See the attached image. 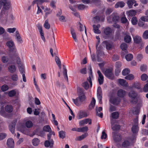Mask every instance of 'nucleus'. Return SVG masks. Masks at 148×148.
Wrapping results in <instances>:
<instances>
[{
	"instance_id": "54",
	"label": "nucleus",
	"mask_w": 148,
	"mask_h": 148,
	"mask_svg": "<svg viewBox=\"0 0 148 148\" xmlns=\"http://www.w3.org/2000/svg\"><path fill=\"white\" fill-rule=\"evenodd\" d=\"M133 58V56L131 54H129L125 56V58L128 61H130Z\"/></svg>"
},
{
	"instance_id": "46",
	"label": "nucleus",
	"mask_w": 148,
	"mask_h": 148,
	"mask_svg": "<svg viewBox=\"0 0 148 148\" xmlns=\"http://www.w3.org/2000/svg\"><path fill=\"white\" fill-rule=\"evenodd\" d=\"M6 45L8 47L10 48L13 47L14 45V43L12 41H9L7 42L6 43Z\"/></svg>"
},
{
	"instance_id": "13",
	"label": "nucleus",
	"mask_w": 148,
	"mask_h": 148,
	"mask_svg": "<svg viewBox=\"0 0 148 148\" xmlns=\"http://www.w3.org/2000/svg\"><path fill=\"white\" fill-rule=\"evenodd\" d=\"M39 31L40 34L41 38L44 42H45V39L44 36V32L42 30V27L40 25H38L37 26Z\"/></svg>"
},
{
	"instance_id": "17",
	"label": "nucleus",
	"mask_w": 148,
	"mask_h": 148,
	"mask_svg": "<svg viewBox=\"0 0 148 148\" xmlns=\"http://www.w3.org/2000/svg\"><path fill=\"white\" fill-rule=\"evenodd\" d=\"M15 37L18 42L19 44H22L23 42L21 36L18 31H16L15 32Z\"/></svg>"
},
{
	"instance_id": "16",
	"label": "nucleus",
	"mask_w": 148,
	"mask_h": 148,
	"mask_svg": "<svg viewBox=\"0 0 148 148\" xmlns=\"http://www.w3.org/2000/svg\"><path fill=\"white\" fill-rule=\"evenodd\" d=\"M7 145L9 148H13L14 143L13 139L11 138L8 139L7 141Z\"/></svg>"
},
{
	"instance_id": "47",
	"label": "nucleus",
	"mask_w": 148,
	"mask_h": 148,
	"mask_svg": "<svg viewBox=\"0 0 148 148\" xmlns=\"http://www.w3.org/2000/svg\"><path fill=\"white\" fill-rule=\"evenodd\" d=\"M120 48L122 50H125L127 48V45L125 43H123L120 45Z\"/></svg>"
},
{
	"instance_id": "2",
	"label": "nucleus",
	"mask_w": 148,
	"mask_h": 148,
	"mask_svg": "<svg viewBox=\"0 0 148 148\" xmlns=\"http://www.w3.org/2000/svg\"><path fill=\"white\" fill-rule=\"evenodd\" d=\"M10 51L12 53V57L13 58H16V63L18 65L22 64L21 62L20 59L18 56V54L16 48H14L12 49H10Z\"/></svg>"
},
{
	"instance_id": "35",
	"label": "nucleus",
	"mask_w": 148,
	"mask_h": 148,
	"mask_svg": "<svg viewBox=\"0 0 148 148\" xmlns=\"http://www.w3.org/2000/svg\"><path fill=\"white\" fill-rule=\"evenodd\" d=\"M71 33L72 37L74 39V41L76 42H77V40L76 38V34L74 29L73 28L71 29Z\"/></svg>"
},
{
	"instance_id": "22",
	"label": "nucleus",
	"mask_w": 148,
	"mask_h": 148,
	"mask_svg": "<svg viewBox=\"0 0 148 148\" xmlns=\"http://www.w3.org/2000/svg\"><path fill=\"white\" fill-rule=\"evenodd\" d=\"M8 70L11 73H13L16 71V67L15 65H11L8 67Z\"/></svg>"
},
{
	"instance_id": "52",
	"label": "nucleus",
	"mask_w": 148,
	"mask_h": 148,
	"mask_svg": "<svg viewBox=\"0 0 148 148\" xmlns=\"http://www.w3.org/2000/svg\"><path fill=\"white\" fill-rule=\"evenodd\" d=\"M134 78V76L132 74H130L126 76L125 78L126 79L129 80H132Z\"/></svg>"
},
{
	"instance_id": "4",
	"label": "nucleus",
	"mask_w": 148,
	"mask_h": 148,
	"mask_svg": "<svg viewBox=\"0 0 148 148\" xmlns=\"http://www.w3.org/2000/svg\"><path fill=\"white\" fill-rule=\"evenodd\" d=\"M129 96L132 98L131 102L133 103H136L137 102V93L133 91H131L129 93Z\"/></svg>"
},
{
	"instance_id": "30",
	"label": "nucleus",
	"mask_w": 148,
	"mask_h": 148,
	"mask_svg": "<svg viewBox=\"0 0 148 148\" xmlns=\"http://www.w3.org/2000/svg\"><path fill=\"white\" fill-rule=\"evenodd\" d=\"M5 109L7 112L10 113L12 111L13 108L12 106L11 105H7L5 106Z\"/></svg>"
},
{
	"instance_id": "27",
	"label": "nucleus",
	"mask_w": 148,
	"mask_h": 148,
	"mask_svg": "<svg viewBox=\"0 0 148 148\" xmlns=\"http://www.w3.org/2000/svg\"><path fill=\"white\" fill-rule=\"evenodd\" d=\"M125 35L124 38V41L127 43H130L131 41V38L130 36L128 34H126Z\"/></svg>"
},
{
	"instance_id": "45",
	"label": "nucleus",
	"mask_w": 148,
	"mask_h": 148,
	"mask_svg": "<svg viewBox=\"0 0 148 148\" xmlns=\"http://www.w3.org/2000/svg\"><path fill=\"white\" fill-rule=\"evenodd\" d=\"M59 134L60 137L62 139H63L65 137V132L63 131H60Z\"/></svg>"
},
{
	"instance_id": "20",
	"label": "nucleus",
	"mask_w": 148,
	"mask_h": 148,
	"mask_svg": "<svg viewBox=\"0 0 148 148\" xmlns=\"http://www.w3.org/2000/svg\"><path fill=\"white\" fill-rule=\"evenodd\" d=\"M100 27V25L99 24H97V25H93V28L94 32L96 34H100L101 32L99 29Z\"/></svg>"
},
{
	"instance_id": "9",
	"label": "nucleus",
	"mask_w": 148,
	"mask_h": 148,
	"mask_svg": "<svg viewBox=\"0 0 148 148\" xmlns=\"http://www.w3.org/2000/svg\"><path fill=\"white\" fill-rule=\"evenodd\" d=\"M88 123L89 125H91L92 124V120L90 119H86L80 121L79 122V125L82 126L85 124Z\"/></svg>"
},
{
	"instance_id": "26",
	"label": "nucleus",
	"mask_w": 148,
	"mask_h": 148,
	"mask_svg": "<svg viewBox=\"0 0 148 148\" xmlns=\"http://www.w3.org/2000/svg\"><path fill=\"white\" fill-rule=\"evenodd\" d=\"M134 42L137 44L140 43L142 41L141 37L138 36H136L133 37Z\"/></svg>"
},
{
	"instance_id": "19",
	"label": "nucleus",
	"mask_w": 148,
	"mask_h": 148,
	"mask_svg": "<svg viewBox=\"0 0 148 148\" xmlns=\"http://www.w3.org/2000/svg\"><path fill=\"white\" fill-rule=\"evenodd\" d=\"M79 30L81 32L83 31L84 28L85 29V32L84 34H82L83 38V39H84V38H86L87 36L86 27L85 26H84L80 22H79Z\"/></svg>"
},
{
	"instance_id": "25",
	"label": "nucleus",
	"mask_w": 148,
	"mask_h": 148,
	"mask_svg": "<svg viewBox=\"0 0 148 148\" xmlns=\"http://www.w3.org/2000/svg\"><path fill=\"white\" fill-rule=\"evenodd\" d=\"M119 83L122 86L124 87H127L128 86V83L124 79H120L119 80Z\"/></svg>"
},
{
	"instance_id": "38",
	"label": "nucleus",
	"mask_w": 148,
	"mask_h": 148,
	"mask_svg": "<svg viewBox=\"0 0 148 148\" xmlns=\"http://www.w3.org/2000/svg\"><path fill=\"white\" fill-rule=\"evenodd\" d=\"M43 130L45 132H51V130L50 126L49 125H46L44 126L43 128Z\"/></svg>"
},
{
	"instance_id": "53",
	"label": "nucleus",
	"mask_w": 148,
	"mask_h": 148,
	"mask_svg": "<svg viewBox=\"0 0 148 148\" xmlns=\"http://www.w3.org/2000/svg\"><path fill=\"white\" fill-rule=\"evenodd\" d=\"M142 36L144 39H147L148 38V30H146L143 32Z\"/></svg>"
},
{
	"instance_id": "57",
	"label": "nucleus",
	"mask_w": 148,
	"mask_h": 148,
	"mask_svg": "<svg viewBox=\"0 0 148 148\" xmlns=\"http://www.w3.org/2000/svg\"><path fill=\"white\" fill-rule=\"evenodd\" d=\"M16 94V91L14 90H12L10 91L8 93V95L9 97H12L14 96Z\"/></svg>"
},
{
	"instance_id": "3",
	"label": "nucleus",
	"mask_w": 148,
	"mask_h": 148,
	"mask_svg": "<svg viewBox=\"0 0 148 148\" xmlns=\"http://www.w3.org/2000/svg\"><path fill=\"white\" fill-rule=\"evenodd\" d=\"M8 12L2 9L0 14V21L2 22H7L8 20Z\"/></svg>"
},
{
	"instance_id": "6",
	"label": "nucleus",
	"mask_w": 148,
	"mask_h": 148,
	"mask_svg": "<svg viewBox=\"0 0 148 148\" xmlns=\"http://www.w3.org/2000/svg\"><path fill=\"white\" fill-rule=\"evenodd\" d=\"M89 115V112L84 110H80L78 113V119H80L87 117Z\"/></svg>"
},
{
	"instance_id": "11",
	"label": "nucleus",
	"mask_w": 148,
	"mask_h": 148,
	"mask_svg": "<svg viewBox=\"0 0 148 148\" xmlns=\"http://www.w3.org/2000/svg\"><path fill=\"white\" fill-rule=\"evenodd\" d=\"M17 121L16 119H14L9 126V130L13 134L14 132L15 126Z\"/></svg>"
},
{
	"instance_id": "60",
	"label": "nucleus",
	"mask_w": 148,
	"mask_h": 148,
	"mask_svg": "<svg viewBox=\"0 0 148 148\" xmlns=\"http://www.w3.org/2000/svg\"><path fill=\"white\" fill-rule=\"evenodd\" d=\"M16 30V28H9L7 29V31L10 33H13Z\"/></svg>"
},
{
	"instance_id": "55",
	"label": "nucleus",
	"mask_w": 148,
	"mask_h": 148,
	"mask_svg": "<svg viewBox=\"0 0 148 148\" xmlns=\"http://www.w3.org/2000/svg\"><path fill=\"white\" fill-rule=\"evenodd\" d=\"M33 124L32 122L30 121H28L26 123V126L27 128H30L32 127Z\"/></svg>"
},
{
	"instance_id": "44",
	"label": "nucleus",
	"mask_w": 148,
	"mask_h": 148,
	"mask_svg": "<svg viewBox=\"0 0 148 148\" xmlns=\"http://www.w3.org/2000/svg\"><path fill=\"white\" fill-rule=\"evenodd\" d=\"M130 72V71L129 69L126 68L124 69L122 72V75L124 76H125L127 75Z\"/></svg>"
},
{
	"instance_id": "40",
	"label": "nucleus",
	"mask_w": 148,
	"mask_h": 148,
	"mask_svg": "<svg viewBox=\"0 0 148 148\" xmlns=\"http://www.w3.org/2000/svg\"><path fill=\"white\" fill-rule=\"evenodd\" d=\"M32 143L34 145L37 146L39 144L40 141L38 138H34L32 140Z\"/></svg>"
},
{
	"instance_id": "18",
	"label": "nucleus",
	"mask_w": 148,
	"mask_h": 148,
	"mask_svg": "<svg viewBox=\"0 0 148 148\" xmlns=\"http://www.w3.org/2000/svg\"><path fill=\"white\" fill-rule=\"evenodd\" d=\"M54 144L53 141L52 139H51L50 140H47L45 141L44 145L46 147H53Z\"/></svg>"
},
{
	"instance_id": "61",
	"label": "nucleus",
	"mask_w": 148,
	"mask_h": 148,
	"mask_svg": "<svg viewBox=\"0 0 148 148\" xmlns=\"http://www.w3.org/2000/svg\"><path fill=\"white\" fill-rule=\"evenodd\" d=\"M7 136V134L5 133H0V140L4 139Z\"/></svg>"
},
{
	"instance_id": "62",
	"label": "nucleus",
	"mask_w": 148,
	"mask_h": 148,
	"mask_svg": "<svg viewBox=\"0 0 148 148\" xmlns=\"http://www.w3.org/2000/svg\"><path fill=\"white\" fill-rule=\"evenodd\" d=\"M140 19L144 22H148V17L147 16H143L140 17Z\"/></svg>"
},
{
	"instance_id": "8",
	"label": "nucleus",
	"mask_w": 148,
	"mask_h": 148,
	"mask_svg": "<svg viewBox=\"0 0 148 148\" xmlns=\"http://www.w3.org/2000/svg\"><path fill=\"white\" fill-rule=\"evenodd\" d=\"M110 101L113 104L117 105L119 104L120 103V99L118 97H116L113 98L112 96H111L110 97Z\"/></svg>"
},
{
	"instance_id": "12",
	"label": "nucleus",
	"mask_w": 148,
	"mask_h": 148,
	"mask_svg": "<svg viewBox=\"0 0 148 148\" xmlns=\"http://www.w3.org/2000/svg\"><path fill=\"white\" fill-rule=\"evenodd\" d=\"M97 72L98 75V81L99 83V84L101 85L103 83V76L100 71L98 70Z\"/></svg>"
},
{
	"instance_id": "58",
	"label": "nucleus",
	"mask_w": 148,
	"mask_h": 148,
	"mask_svg": "<svg viewBox=\"0 0 148 148\" xmlns=\"http://www.w3.org/2000/svg\"><path fill=\"white\" fill-rule=\"evenodd\" d=\"M86 136V135L85 134H82L81 136L77 137L76 138V140H81L85 138Z\"/></svg>"
},
{
	"instance_id": "32",
	"label": "nucleus",
	"mask_w": 148,
	"mask_h": 148,
	"mask_svg": "<svg viewBox=\"0 0 148 148\" xmlns=\"http://www.w3.org/2000/svg\"><path fill=\"white\" fill-rule=\"evenodd\" d=\"M125 5V3L123 1L119 2L116 3L115 5V7L116 8H117L119 7L123 8Z\"/></svg>"
},
{
	"instance_id": "50",
	"label": "nucleus",
	"mask_w": 148,
	"mask_h": 148,
	"mask_svg": "<svg viewBox=\"0 0 148 148\" xmlns=\"http://www.w3.org/2000/svg\"><path fill=\"white\" fill-rule=\"evenodd\" d=\"M18 66L21 73V74L24 73H25L24 69L22 64H21V65H18Z\"/></svg>"
},
{
	"instance_id": "59",
	"label": "nucleus",
	"mask_w": 148,
	"mask_h": 148,
	"mask_svg": "<svg viewBox=\"0 0 148 148\" xmlns=\"http://www.w3.org/2000/svg\"><path fill=\"white\" fill-rule=\"evenodd\" d=\"M148 78V76L147 75L145 74H142L141 76V79L143 81H145Z\"/></svg>"
},
{
	"instance_id": "37",
	"label": "nucleus",
	"mask_w": 148,
	"mask_h": 148,
	"mask_svg": "<svg viewBox=\"0 0 148 148\" xmlns=\"http://www.w3.org/2000/svg\"><path fill=\"white\" fill-rule=\"evenodd\" d=\"M44 27L47 29H50V25L49 23V20L48 19H47L45 20V23L44 25Z\"/></svg>"
},
{
	"instance_id": "29",
	"label": "nucleus",
	"mask_w": 148,
	"mask_h": 148,
	"mask_svg": "<svg viewBox=\"0 0 148 148\" xmlns=\"http://www.w3.org/2000/svg\"><path fill=\"white\" fill-rule=\"evenodd\" d=\"M99 47V49L100 52L98 53L97 52V60L98 62H100L101 60V59L99 58L100 56L103 55V53L101 51V48L99 46V47Z\"/></svg>"
},
{
	"instance_id": "56",
	"label": "nucleus",
	"mask_w": 148,
	"mask_h": 148,
	"mask_svg": "<svg viewBox=\"0 0 148 148\" xmlns=\"http://www.w3.org/2000/svg\"><path fill=\"white\" fill-rule=\"evenodd\" d=\"M82 85L86 90L88 89L89 88V84L87 82H85L83 83L82 84Z\"/></svg>"
},
{
	"instance_id": "42",
	"label": "nucleus",
	"mask_w": 148,
	"mask_h": 148,
	"mask_svg": "<svg viewBox=\"0 0 148 148\" xmlns=\"http://www.w3.org/2000/svg\"><path fill=\"white\" fill-rule=\"evenodd\" d=\"M136 12L134 10H131L130 11L127 12V14L130 16H135L136 14Z\"/></svg>"
},
{
	"instance_id": "28",
	"label": "nucleus",
	"mask_w": 148,
	"mask_h": 148,
	"mask_svg": "<svg viewBox=\"0 0 148 148\" xmlns=\"http://www.w3.org/2000/svg\"><path fill=\"white\" fill-rule=\"evenodd\" d=\"M130 140H125L122 143V146L124 147H127L129 146L131 144Z\"/></svg>"
},
{
	"instance_id": "10",
	"label": "nucleus",
	"mask_w": 148,
	"mask_h": 148,
	"mask_svg": "<svg viewBox=\"0 0 148 148\" xmlns=\"http://www.w3.org/2000/svg\"><path fill=\"white\" fill-rule=\"evenodd\" d=\"M88 69L89 70V72L90 74V75L89 76L88 78L87 79L90 83V86L92 87V79L93 78V76L92 75V69L91 65H90L88 66Z\"/></svg>"
},
{
	"instance_id": "48",
	"label": "nucleus",
	"mask_w": 148,
	"mask_h": 148,
	"mask_svg": "<svg viewBox=\"0 0 148 148\" xmlns=\"http://www.w3.org/2000/svg\"><path fill=\"white\" fill-rule=\"evenodd\" d=\"M11 79L14 81H16L18 80V76L16 74H14L11 76Z\"/></svg>"
},
{
	"instance_id": "5",
	"label": "nucleus",
	"mask_w": 148,
	"mask_h": 148,
	"mask_svg": "<svg viewBox=\"0 0 148 148\" xmlns=\"http://www.w3.org/2000/svg\"><path fill=\"white\" fill-rule=\"evenodd\" d=\"M104 74L105 76L109 79H114V76L112 73V70L108 69L106 70Z\"/></svg>"
},
{
	"instance_id": "1",
	"label": "nucleus",
	"mask_w": 148,
	"mask_h": 148,
	"mask_svg": "<svg viewBox=\"0 0 148 148\" xmlns=\"http://www.w3.org/2000/svg\"><path fill=\"white\" fill-rule=\"evenodd\" d=\"M77 90L78 97L76 99H72L74 103L77 106H79L81 103L86 99V96L84 93L83 89L79 87H77Z\"/></svg>"
},
{
	"instance_id": "34",
	"label": "nucleus",
	"mask_w": 148,
	"mask_h": 148,
	"mask_svg": "<svg viewBox=\"0 0 148 148\" xmlns=\"http://www.w3.org/2000/svg\"><path fill=\"white\" fill-rule=\"evenodd\" d=\"M136 2V1L135 0H127V3L129 8H132L133 4Z\"/></svg>"
},
{
	"instance_id": "7",
	"label": "nucleus",
	"mask_w": 148,
	"mask_h": 148,
	"mask_svg": "<svg viewBox=\"0 0 148 148\" xmlns=\"http://www.w3.org/2000/svg\"><path fill=\"white\" fill-rule=\"evenodd\" d=\"M114 140L116 142H119L121 140V136L118 133L114 132L112 133Z\"/></svg>"
},
{
	"instance_id": "14",
	"label": "nucleus",
	"mask_w": 148,
	"mask_h": 148,
	"mask_svg": "<svg viewBox=\"0 0 148 148\" xmlns=\"http://www.w3.org/2000/svg\"><path fill=\"white\" fill-rule=\"evenodd\" d=\"M102 44L104 47H106V49L108 50H110L112 48V44L107 41L103 42H102Z\"/></svg>"
},
{
	"instance_id": "64",
	"label": "nucleus",
	"mask_w": 148,
	"mask_h": 148,
	"mask_svg": "<svg viewBox=\"0 0 148 148\" xmlns=\"http://www.w3.org/2000/svg\"><path fill=\"white\" fill-rule=\"evenodd\" d=\"M85 8L86 6L83 4H79L78 5V8L79 10H83Z\"/></svg>"
},
{
	"instance_id": "31",
	"label": "nucleus",
	"mask_w": 148,
	"mask_h": 148,
	"mask_svg": "<svg viewBox=\"0 0 148 148\" xmlns=\"http://www.w3.org/2000/svg\"><path fill=\"white\" fill-rule=\"evenodd\" d=\"M3 9L7 11L10 9V8L11 6V5L10 2H8L3 4Z\"/></svg>"
},
{
	"instance_id": "39",
	"label": "nucleus",
	"mask_w": 148,
	"mask_h": 148,
	"mask_svg": "<svg viewBox=\"0 0 148 148\" xmlns=\"http://www.w3.org/2000/svg\"><path fill=\"white\" fill-rule=\"evenodd\" d=\"M132 130L133 133H136L138 130V127L137 125H133L132 128Z\"/></svg>"
},
{
	"instance_id": "33",
	"label": "nucleus",
	"mask_w": 148,
	"mask_h": 148,
	"mask_svg": "<svg viewBox=\"0 0 148 148\" xmlns=\"http://www.w3.org/2000/svg\"><path fill=\"white\" fill-rule=\"evenodd\" d=\"M35 134L42 136L44 135V131L40 130L39 129H38L36 131Z\"/></svg>"
},
{
	"instance_id": "41",
	"label": "nucleus",
	"mask_w": 148,
	"mask_h": 148,
	"mask_svg": "<svg viewBox=\"0 0 148 148\" xmlns=\"http://www.w3.org/2000/svg\"><path fill=\"white\" fill-rule=\"evenodd\" d=\"M111 124L112 129L113 131H116L120 129V127L119 125H115L113 126V124L112 123H111Z\"/></svg>"
},
{
	"instance_id": "36",
	"label": "nucleus",
	"mask_w": 148,
	"mask_h": 148,
	"mask_svg": "<svg viewBox=\"0 0 148 148\" xmlns=\"http://www.w3.org/2000/svg\"><path fill=\"white\" fill-rule=\"evenodd\" d=\"M95 100L94 97H92V101L91 103L89 106V108L90 109H91L94 108L95 105Z\"/></svg>"
},
{
	"instance_id": "49",
	"label": "nucleus",
	"mask_w": 148,
	"mask_h": 148,
	"mask_svg": "<svg viewBox=\"0 0 148 148\" xmlns=\"http://www.w3.org/2000/svg\"><path fill=\"white\" fill-rule=\"evenodd\" d=\"M9 60V58L7 56H3L1 57V61L5 63L7 62Z\"/></svg>"
},
{
	"instance_id": "43",
	"label": "nucleus",
	"mask_w": 148,
	"mask_h": 148,
	"mask_svg": "<svg viewBox=\"0 0 148 148\" xmlns=\"http://www.w3.org/2000/svg\"><path fill=\"white\" fill-rule=\"evenodd\" d=\"M119 114L118 112H114L112 113V117L114 119H116L119 117Z\"/></svg>"
},
{
	"instance_id": "15",
	"label": "nucleus",
	"mask_w": 148,
	"mask_h": 148,
	"mask_svg": "<svg viewBox=\"0 0 148 148\" xmlns=\"http://www.w3.org/2000/svg\"><path fill=\"white\" fill-rule=\"evenodd\" d=\"M97 95L98 98L99 100V102L100 103H101V100L102 99V91L101 88L99 86L97 88Z\"/></svg>"
},
{
	"instance_id": "21",
	"label": "nucleus",
	"mask_w": 148,
	"mask_h": 148,
	"mask_svg": "<svg viewBox=\"0 0 148 148\" xmlns=\"http://www.w3.org/2000/svg\"><path fill=\"white\" fill-rule=\"evenodd\" d=\"M117 95L120 97H123L125 95V91L123 89H119L117 91Z\"/></svg>"
},
{
	"instance_id": "51",
	"label": "nucleus",
	"mask_w": 148,
	"mask_h": 148,
	"mask_svg": "<svg viewBox=\"0 0 148 148\" xmlns=\"http://www.w3.org/2000/svg\"><path fill=\"white\" fill-rule=\"evenodd\" d=\"M132 24L134 25H136L138 23V19L136 17H133L131 19Z\"/></svg>"
},
{
	"instance_id": "24",
	"label": "nucleus",
	"mask_w": 148,
	"mask_h": 148,
	"mask_svg": "<svg viewBox=\"0 0 148 148\" xmlns=\"http://www.w3.org/2000/svg\"><path fill=\"white\" fill-rule=\"evenodd\" d=\"M112 32L111 29L109 27H106L103 31L104 34L106 35H109L111 34Z\"/></svg>"
},
{
	"instance_id": "23",
	"label": "nucleus",
	"mask_w": 148,
	"mask_h": 148,
	"mask_svg": "<svg viewBox=\"0 0 148 148\" xmlns=\"http://www.w3.org/2000/svg\"><path fill=\"white\" fill-rule=\"evenodd\" d=\"M111 16L112 18V21L114 23L117 22L119 20V16L117 14H113L111 15Z\"/></svg>"
},
{
	"instance_id": "63",
	"label": "nucleus",
	"mask_w": 148,
	"mask_h": 148,
	"mask_svg": "<svg viewBox=\"0 0 148 148\" xmlns=\"http://www.w3.org/2000/svg\"><path fill=\"white\" fill-rule=\"evenodd\" d=\"M107 137V134L105 133V132L103 131L102 132V135L101 136V139H106Z\"/></svg>"
}]
</instances>
